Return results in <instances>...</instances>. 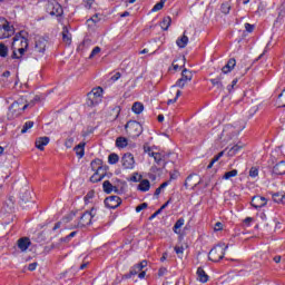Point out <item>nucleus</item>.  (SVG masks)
<instances>
[{
  "instance_id": "nucleus-26",
  "label": "nucleus",
  "mask_w": 285,
  "mask_h": 285,
  "mask_svg": "<svg viewBox=\"0 0 285 285\" xmlns=\"http://www.w3.org/2000/svg\"><path fill=\"white\" fill-rule=\"evenodd\" d=\"M176 43L178 48H185L188 46V36H186V31L184 32L183 37L177 39Z\"/></svg>"
},
{
  "instance_id": "nucleus-18",
  "label": "nucleus",
  "mask_w": 285,
  "mask_h": 285,
  "mask_svg": "<svg viewBox=\"0 0 285 285\" xmlns=\"http://www.w3.org/2000/svg\"><path fill=\"white\" fill-rule=\"evenodd\" d=\"M12 48H13V52L11 55L12 59H21V57L26 55V50H28V48L17 47V46H12Z\"/></svg>"
},
{
  "instance_id": "nucleus-31",
  "label": "nucleus",
  "mask_w": 285,
  "mask_h": 285,
  "mask_svg": "<svg viewBox=\"0 0 285 285\" xmlns=\"http://www.w3.org/2000/svg\"><path fill=\"white\" fill-rule=\"evenodd\" d=\"M151 157H154V159L158 166L166 165L164 163V156L160 153H151Z\"/></svg>"
},
{
  "instance_id": "nucleus-44",
  "label": "nucleus",
  "mask_w": 285,
  "mask_h": 285,
  "mask_svg": "<svg viewBox=\"0 0 285 285\" xmlns=\"http://www.w3.org/2000/svg\"><path fill=\"white\" fill-rule=\"evenodd\" d=\"M179 97H181V90H178V91L176 92L175 99H169V100L167 101V106H170V104H177V99H179Z\"/></svg>"
},
{
  "instance_id": "nucleus-2",
  "label": "nucleus",
  "mask_w": 285,
  "mask_h": 285,
  "mask_svg": "<svg viewBox=\"0 0 285 285\" xmlns=\"http://www.w3.org/2000/svg\"><path fill=\"white\" fill-rule=\"evenodd\" d=\"M125 129L127 131V134L129 135V137H139V135H141L144 132V127L141 126V124H139L138 121L135 120H130L125 125Z\"/></svg>"
},
{
  "instance_id": "nucleus-15",
  "label": "nucleus",
  "mask_w": 285,
  "mask_h": 285,
  "mask_svg": "<svg viewBox=\"0 0 285 285\" xmlns=\"http://www.w3.org/2000/svg\"><path fill=\"white\" fill-rule=\"evenodd\" d=\"M253 208H264L268 200L264 196H254L250 202Z\"/></svg>"
},
{
  "instance_id": "nucleus-51",
  "label": "nucleus",
  "mask_w": 285,
  "mask_h": 285,
  "mask_svg": "<svg viewBox=\"0 0 285 285\" xmlns=\"http://www.w3.org/2000/svg\"><path fill=\"white\" fill-rule=\"evenodd\" d=\"M72 144H75V139H73V138H68V139L65 141L66 148H72Z\"/></svg>"
},
{
  "instance_id": "nucleus-13",
  "label": "nucleus",
  "mask_w": 285,
  "mask_h": 285,
  "mask_svg": "<svg viewBox=\"0 0 285 285\" xmlns=\"http://www.w3.org/2000/svg\"><path fill=\"white\" fill-rule=\"evenodd\" d=\"M105 206L107 208H119L121 206V198L119 196H109L105 199Z\"/></svg>"
},
{
  "instance_id": "nucleus-7",
  "label": "nucleus",
  "mask_w": 285,
  "mask_h": 285,
  "mask_svg": "<svg viewBox=\"0 0 285 285\" xmlns=\"http://www.w3.org/2000/svg\"><path fill=\"white\" fill-rule=\"evenodd\" d=\"M188 81H193V72L188 71V69H184L181 71V78L176 81L174 87L184 88Z\"/></svg>"
},
{
  "instance_id": "nucleus-39",
  "label": "nucleus",
  "mask_w": 285,
  "mask_h": 285,
  "mask_svg": "<svg viewBox=\"0 0 285 285\" xmlns=\"http://www.w3.org/2000/svg\"><path fill=\"white\" fill-rule=\"evenodd\" d=\"M164 3H166V0H160L158 3L154 6L151 9L153 12H159L164 8Z\"/></svg>"
},
{
  "instance_id": "nucleus-56",
  "label": "nucleus",
  "mask_w": 285,
  "mask_h": 285,
  "mask_svg": "<svg viewBox=\"0 0 285 285\" xmlns=\"http://www.w3.org/2000/svg\"><path fill=\"white\" fill-rule=\"evenodd\" d=\"M92 197H95V191H94V190H90V191H88V194L86 195L85 200L88 202V199H92Z\"/></svg>"
},
{
  "instance_id": "nucleus-22",
  "label": "nucleus",
  "mask_w": 285,
  "mask_h": 285,
  "mask_svg": "<svg viewBox=\"0 0 285 285\" xmlns=\"http://www.w3.org/2000/svg\"><path fill=\"white\" fill-rule=\"evenodd\" d=\"M222 75L217 78L210 79V83L214 86V88H216V90H218V92H222V90H224V83H222Z\"/></svg>"
},
{
  "instance_id": "nucleus-38",
  "label": "nucleus",
  "mask_w": 285,
  "mask_h": 285,
  "mask_svg": "<svg viewBox=\"0 0 285 285\" xmlns=\"http://www.w3.org/2000/svg\"><path fill=\"white\" fill-rule=\"evenodd\" d=\"M119 161V155L117 154H110L108 156V163L111 164V165H115Z\"/></svg>"
},
{
  "instance_id": "nucleus-6",
  "label": "nucleus",
  "mask_w": 285,
  "mask_h": 285,
  "mask_svg": "<svg viewBox=\"0 0 285 285\" xmlns=\"http://www.w3.org/2000/svg\"><path fill=\"white\" fill-rule=\"evenodd\" d=\"M47 12L51 17H61V14H63V8L61 4H59V2H49L47 4Z\"/></svg>"
},
{
  "instance_id": "nucleus-41",
  "label": "nucleus",
  "mask_w": 285,
  "mask_h": 285,
  "mask_svg": "<svg viewBox=\"0 0 285 285\" xmlns=\"http://www.w3.org/2000/svg\"><path fill=\"white\" fill-rule=\"evenodd\" d=\"M21 199H22V202H24V203L30 202V199H32V196H31L30 190H26L24 193H22Z\"/></svg>"
},
{
  "instance_id": "nucleus-14",
  "label": "nucleus",
  "mask_w": 285,
  "mask_h": 285,
  "mask_svg": "<svg viewBox=\"0 0 285 285\" xmlns=\"http://www.w3.org/2000/svg\"><path fill=\"white\" fill-rule=\"evenodd\" d=\"M198 184H202V180L199 179V176L193 174L189 175L185 180V188H195L198 186Z\"/></svg>"
},
{
  "instance_id": "nucleus-47",
  "label": "nucleus",
  "mask_w": 285,
  "mask_h": 285,
  "mask_svg": "<svg viewBox=\"0 0 285 285\" xmlns=\"http://www.w3.org/2000/svg\"><path fill=\"white\" fill-rule=\"evenodd\" d=\"M148 208V203H142L136 207V213H141V210H146Z\"/></svg>"
},
{
  "instance_id": "nucleus-9",
  "label": "nucleus",
  "mask_w": 285,
  "mask_h": 285,
  "mask_svg": "<svg viewBox=\"0 0 285 285\" xmlns=\"http://www.w3.org/2000/svg\"><path fill=\"white\" fill-rule=\"evenodd\" d=\"M27 108L28 105L21 107V104L16 101L9 108V117L14 119V117H19V115H21V112H23V110H26Z\"/></svg>"
},
{
  "instance_id": "nucleus-42",
  "label": "nucleus",
  "mask_w": 285,
  "mask_h": 285,
  "mask_svg": "<svg viewBox=\"0 0 285 285\" xmlns=\"http://www.w3.org/2000/svg\"><path fill=\"white\" fill-rule=\"evenodd\" d=\"M0 57H8V47L0 42Z\"/></svg>"
},
{
  "instance_id": "nucleus-52",
  "label": "nucleus",
  "mask_w": 285,
  "mask_h": 285,
  "mask_svg": "<svg viewBox=\"0 0 285 285\" xmlns=\"http://www.w3.org/2000/svg\"><path fill=\"white\" fill-rule=\"evenodd\" d=\"M85 7L90 10L92 8V3H95V0H83Z\"/></svg>"
},
{
  "instance_id": "nucleus-10",
  "label": "nucleus",
  "mask_w": 285,
  "mask_h": 285,
  "mask_svg": "<svg viewBox=\"0 0 285 285\" xmlns=\"http://www.w3.org/2000/svg\"><path fill=\"white\" fill-rule=\"evenodd\" d=\"M121 165L126 170H132L135 168V156L127 153L121 157Z\"/></svg>"
},
{
  "instance_id": "nucleus-61",
  "label": "nucleus",
  "mask_w": 285,
  "mask_h": 285,
  "mask_svg": "<svg viewBox=\"0 0 285 285\" xmlns=\"http://www.w3.org/2000/svg\"><path fill=\"white\" fill-rule=\"evenodd\" d=\"M144 151L148 153V155L153 157V154H150V147H148L147 145H144Z\"/></svg>"
},
{
  "instance_id": "nucleus-20",
  "label": "nucleus",
  "mask_w": 285,
  "mask_h": 285,
  "mask_svg": "<svg viewBox=\"0 0 285 285\" xmlns=\"http://www.w3.org/2000/svg\"><path fill=\"white\" fill-rule=\"evenodd\" d=\"M62 41L66 46H70V43H72V35L68 30V27L62 28Z\"/></svg>"
},
{
  "instance_id": "nucleus-64",
  "label": "nucleus",
  "mask_w": 285,
  "mask_h": 285,
  "mask_svg": "<svg viewBox=\"0 0 285 285\" xmlns=\"http://www.w3.org/2000/svg\"><path fill=\"white\" fill-rule=\"evenodd\" d=\"M253 222V217H247L244 219V224L249 225Z\"/></svg>"
},
{
  "instance_id": "nucleus-53",
  "label": "nucleus",
  "mask_w": 285,
  "mask_h": 285,
  "mask_svg": "<svg viewBox=\"0 0 285 285\" xmlns=\"http://www.w3.org/2000/svg\"><path fill=\"white\" fill-rule=\"evenodd\" d=\"M237 79H234L232 81V86H228L227 89H228V92H233V89L237 86Z\"/></svg>"
},
{
  "instance_id": "nucleus-28",
  "label": "nucleus",
  "mask_w": 285,
  "mask_h": 285,
  "mask_svg": "<svg viewBox=\"0 0 285 285\" xmlns=\"http://www.w3.org/2000/svg\"><path fill=\"white\" fill-rule=\"evenodd\" d=\"M104 160L95 159L91 161V169L92 170H104Z\"/></svg>"
},
{
  "instance_id": "nucleus-24",
  "label": "nucleus",
  "mask_w": 285,
  "mask_h": 285,
  "mask_svg": "<svg viewBox=\"0 0 285 285\" xmlns=\"http://www.w3.org/2000/svg\"><path fill=\"white\" fill-rule=\"evenodd\" d=\"M138 190H141V193H148L150 190V180L144 179L138 185Z\"/></svg>"
},
{
  "instance_id": "nucleus-54",
  "label": "nucleus",
  "mask_w": 285,
  "mask_h": 285,
  "mask_svg": "<svg viewBox=\"0 0 285 285\" xmlns=\"http://www.w3.org/2000/svg\"><path fill=\"white\" fill-rule=\"evenodd\" d=\"M245 29L247 32H253L255 30V26L250 23H245Z\"/></svg>"
},
{
  "instance_id": "nucleus-27",
  "label": "nucleus",
  "mask_w": 285,
  "mask_h": 285,
  "mask_svg": "<svg viewBox=\"0 0 285 285\" xmlns=\"http://www.w3.org/2000/svg\"><path fill=\"white\" fill-rule=\"evenodd\" d=\"M197 275H198L199 282H202L203 284H206V282H208V276L206 275V272L204 271V268L198 267Z\"/></svg>"
},
{
  "instance_id": "nucleus-11",
  "label": "nucleus",
  "mask_w": 285,
  "mask_h": 285,
  "mask_svg": "<svg viewBox=\"0 0 285 285\" xmlns=\"http://www.w3.org/2000/svg\"><path fill=\"white\" fill-rule=\"evenodd\" d=\"M148 266V261H142L139 264L135 265L131 271L125 275L126 279H130L134 275H139V273L144 272V268Z\"/></svg>"
},
{
  "instance_id": "nucleus-1",
  "label": "nucleus",
  "mask_w": 285,
  "mask_h": 285,
  "mask_svg": "<svg viewBox=\"0 0 285 285\" xmlns=\"http://www.w3.org/2000/svg\"><path fill=\"white\" fill-rule=\"evenodd\" d=\"M227 248L228 245L224 246V244H218L212 248L208 255L210 262H220V259H224Z\"/></svg>"
},
{
  "instance_id": "nucleus-49",
  "label": "nucleus",
  "mask_w": 285,
  "mask_h": 285,
  "mask_svg": "<svg viewBox=\"0 0 285 285\" xmlns=\"http://www.w3.org/2000/svg\"><path fill=\"white\" fill-rule=\"evenodd\" d=\"M259 175V170L256 167H252L249 169V177H257Z\"/></svg>"
},
{
  "instance_id": "nucleus-58",
  "label": "nucleus",
  "mask_w": 285,
  "mask_h": 285,
  "mask_svg": "<svg viewBox=\"0 0 285 285\" xmlns=\"http://www.w3.org/2000/svg\"><path fill=\"white\" fill-rule=\"evenodd\" d=\"M222 228H224V225L220 222L216 223L214 226V230H222Z\"/></svg>"
},
{
  "instance_id": "nucleus-55",
  "label": "nucleus",
  "mask_w": 285,
  "mask_h": 285,
  "mask_svg": "<svg viewBox=\"0 0 285 285\" xmlns=\"http://www.w3.org/2000/svg\"><path fill=\"white\" fill-rule=\"evenodd\" d=\"M167 272H168V269H166V267H161L158 271V277H164V275H166Z\"/></svg>"
},
{
  "instance_id": "nucleus-35",
  "label": "nucleus",
  "mask_w": 285,
  "mask_h": 285,
  "mask_svg": "<svg viewBox=\"0 0 285 285\" xmlns=\"http://www.w3.org/2000/svg\"><path fill=\"white\" fill-rule=\"evenodd\" d=\"M273 202H275V204H285V194H279V193L274 194Z\"/></svg>"
},
{
  "instance_id": "nucleus-30",
  "label": "nucleus",
  "mask_w": 285,
  "mask_h": 285,
  "mask_svg": "<svg viewBox=\"0 0 285 285\" xmlns=\"http://www.w3.org/2000/svg\"><path fill=\"white\" fill-rule=\"evenodd\" d=\"M85 146H86L85 142H80L78 146H76L73 148V150H75L76 155L79 157V159H81V157H83V155H85V150H83Z\"/></svg>"
},
{
  "instance_id": "nucleus-63",
  "label": "nucleus",
  "mask_w": 285,
  "mask_h": 285,
  "mask_svg": "<svg viewBox=\"0 0 285 285\" xmlns=\"http://www.w3.org/2000/svg\"><path fill=\"white\" fill-rule=\"evenodd\" d=\"M278 97H279V98L283 97V101H284L283 108H285V89L282 91V94H279Z\"/></svg>"
},
{
  "instance_id": "nucleus-40",
  "label": "nucleus",
  "mask_w": 285,
  "mask_h": 285,
  "mask_svg": "<svg viewBox=\"0 0 285 285\" xmlns=\"http://www.w3.org/2000/svg\"><path fill=\"white\" fill-rule=\"evenodd\" d=\"M237 169L227 171L224 174L223 179H230V177H237Z\"/></svg>"
},
{
  "instance_id": "nucleus-4",
  "label": "nucleus",
  "mask_w": 285,
  "mask_h": 285,
  "mask_svg": "<svg viewBox=\"0 0 285 285\" xmlns=\"http://www.w3.org/2000/svg\"><path fill=\"white\" fill-rule=\"evenodd\" d=\"M101 95H104V89L101 87L94 88L88 95V106H97L101 101Z\"/></svg>"
},
{
  "instance_id": "nucleus-57",
  "label": "nucleus",
  "mask_w": 285,
  "mask_h": 285,
  "mask_svg": "<svg viewBox=\"0 0 285 285\" xmlns=\"http://www.w3.org/2000/svg\"><path fill=\"white\" fill-rule=\"evenodd\" d=\"M118 79H121V72H116V73L111 77V81H118Z\"/></svg>"
},
{
  "instance_id": "nucleus-19",
  "label": "nucleus",
  "mask_w": 285,
  "mask_h": 285,
  "mask_svg": "<svg viewBox=\"0 0 285 285\" xmlns=\"http://www.w3.org/2000/svg\"><path fill=\"white\" fill-rule=\"evenodd\" d=\"M235 66H237V60H235V58H232L227 61L226 66L222 68V72L224 75H228V72H232Z\"/></svg>"
},
{
  "instance_id": "nucleus-29",
  "label": "nucleus",
  "mask_w": 285,
  "mask_h": 285,
  "mask_svg": "<svg viewBox=\"0 0 285 285\" xmlns=\"http://www.w3.org/2000/svg\"><path fill=\"white\" fill-rule=\"evenodd\" d=\"M131 110L135 112V115H141L144 112V104L135 102L131 107Z\"/></svg>"
},
{
  "instance_id": "nucleus-21",
  "label": "nucleus",
  "mask_w": 285,
  "mask_h": 285,
  "mask_svg": "<svg viewBox=\"0 0 285 285\" xmlns=\"http://www.w3.org/2000/svg\"><path fill=\"white\" fill-rule=\"evenodd\" d=\"M102 188L104 190L110 195V193H119V188H117V186H114L112 183H110V180H105L102 184Z\"/></svg>"
},
{
  "instance_id": "nucleus-43",
  "label": "nucleus",
  "mask_w": 285,
  "mask_h": 285,
  "mask_svg": "<svg viewBox=\"0 0 285 285\" xmlns=\"http://www.w3.org/2000/svg\"><path fill=\"white\" fill-rule=\"evenodd\" d=\"M220 10L223 14H228V12H230V4H228V2L223 3Z\"/></svg>"
},
{
  "instance_id": "nucleus-60",
  "label": "nucleus",
  "mask_w": 285,
  "mask_h": 285,
  "mask_svg": "<svg viewBox=\"0 0 285 285\" xmlns=\"http://www.w3.org/2000/svg\"><path fill=\"white\" fill-rule=\"evenodd\" d=\"M157 215H161V209L156 210V212L149 217V219H155V217H157Z\"/></svg>"
},
{
  "instance_id": "nucleus-62",
  "label": "nucleus",
  "mask_w": 285,
  "mask_h": 285,
  "mask_svg": "<svg viewBox=\"0 0 285 285\" xmlns=\"http://www.w3.org/2000/svg\"><path fill=\"white\" fill-rule=\"evenodd\" d=\"M138 277L139 279H144V277H146V271L139 272Z\"/></svg>"
},
{
  "instance_id": "nucleus-59",
  "label": "nucleus",
  "mask_w": 285,
  "mask_h": 285,
  "mask_svg": "<svg viewBox=\"0 0 285 285\" xmlns=\"http://www.w3.org/2000/svg\"><path fill=\"white\" fill-rule=\"evenodd\" d=\"M37 266H38L37 263H31V264H29V266H28V271H37Z\"/></svg>"
},
{
  "instance_id": "nucleus-8",
  "label": "nucleus",
  "mask_w": 285,
  "mask_h": 285,
  "mask_svg": "<svg viewBox=\"0 0 285 285\" xmlns=\"http://www.w3.org/2000/svg\"><path fill=\"white\" fill-rule=\"evenodd\" d=\"M91 212H85L81 216L80 219L78 222V228H83V226H90V224H92V218L95 217V214H92Z\"/></svg>"
},
{
  "instance_id": "nucleus-50",
  "label": "nucleus",
  "mask_w": 285,
  "mask_h": 285,
  "mask_svg": "<svg viewBox=\"0 0 285 285\" xmlns=\"http://www.w3.org/2000/svg\"><path fill=\"white\" fill-rule=\"evenodd\" d=\"M99 52H101V48L95 47L89 56V59H92V57H95L96 55H99Z\"/></svg>"
},
{
  "instance_id": "nucleus-17",
  "label": "nucleus",
  "mask_w": 285,
  "mask_h": 285,
  "mask_svg": "<svg viewBox=\"0 0 285 285\" xmlns=\"http://www.w3.org/2000/svg\"><path fill=\"white\" fill-rule=\"evenodd\" d=\"M49 144H50L49 137L45 136L36 139V148H38V150H45L46 146H48Z\"/></svg>"
},
{
  "instance_id": "nucleus-16",
  "label": "nucleus",
  "mask_w": 285,
  "mask_h": 285,
  "mask_svg": "<svg viewBox=\"0 0 285 285\" xmlns=\"http://www.w3.org/2000/svg\"><path fill=\"white\" fill-rule=\"evenodd\" d=\"M32 243L30 242V238L28 237H22L18 239V248L21 250V253H26L28 248H30V245Z\"/></svg>"
},
{
  "instance_id": "nucleus-37",
  "label": "nucleus",
  "mask_w": 285,
  "mask_h": 285,
  "mask_svg": "<svg viewBox=\"0 0 285 285\" xmlns=\"http://www.w3.org/2000/svg\"><path fill=\"white\" fill-rule=\"evenodd\" d=\"M32 126H35V121H27L24 125H23V127H22V129H21V134L22 135H26V132H28V130H30V128H32Z\"/></svg>"
},
{
  "instance_id": "nucleus-12",
  "label": "nucleus",
  "mask_w": 285,
  "mask_h": 285,
  "mask_svg": "<svg viewBox=\"0 0 285 285\" xmlns=\"http://www.w3.org/2000/svg\"><path fill=\"white\" fill-rule=\"evenodd\" d=\"M47 46H48V40L41 37L36 38L35 52L38 55H43V52H46Z\"/></svg>"
},
{
  "instance_id": "nucleus-33",
  "label": "nucleus",
  "mask_w": 285,
  "mask_h": 285,
  "mask_svg": "<svg viewBox=\"0 0 285 285\" xmlns=\"http://www.w3.org/2000/svg\"><path fill=\"white\" fill-rule=\"evenodd\" d=\"M170 23H173V19L170 17H165L160 22V28L166 31L170 28Z\"/></svg>"
},
{
  "instance_id": "nucleus-25",
  "label": "nucleus",
  "mask_w": 285,
  "mask_h": 285,
  "mask_svg": "<svg viewBox=\"0 0 285 285\" xmlns=\"http://www.w3.org/2000/svg\"><path fill=\"white\" fill-rule=\"evenodd\" d=\"M105 176L106 174L101 173V170H96V173L90 177V181H92V184H97L98 181H101Z\"/></svg>"
},
{
  "instance_id": "nucleus-3",
  "label": "nucleus",
  "mask_w": 285,
  "mask_h": 285,
  "mask_svg": "<svg viewBox=\"0 0 285 285\" xmlns=\"http://www.w3.org/2000/svg\"><path fill=\"white\" fill-rule=\"evenodd\" d=\"M12 35H14V27H11L4 18H0V39H8Z\"/></svg>"
},
{
  "instance_id": "nucleus-36",
  "label": "nucleus",
  "mask_w": 285,
  "mask_h": 285,
  "mask_svg": "<svg viewBox=\"0 0 285 285\" xmlns=\"http://www.w3.org/2000/svg\"><path fill=\"white\" fill-rule=\"evenodd\" d=\"M186 223V220L184 218H179L176 224L174 225V233H176V235H179V228H181V226H184V224Z\"/></svg>"
},
{
  "instance_id": "nucleus-34",
  "label": "nucleus",
  "mask_w": 285,
  "mask_h": 285,
  "mask_svg": "<svg viewBox=\"0 0 285 285\" xmlns=\"http://www.w3.org/2000/svg\"><path fill=\"white\" fill-rule=\"evenodd\" d=\"M117 148H126L128 146V139L126 137H118L116 139Z\"/></svg>"
},
{
  "instance_id": "nucleus-5",
  "label": "nucleus",
  "mask_w": 285,
  "mask_h": 285,
  "mask_svg": "<svg viewBox=\"0 0 285 285\" xmlns=\"http://www.w3.org/2000/svg\"><path fill=\"white\" fill-rule=\"evenodd\" d=\"M12 46L19 47V48H28V32L20 31L13 37Z\"/></svg>"
},
{
  "instance_id": "nucleus-48",
  "label": "nucleus",
  "mask_w": 285,
  "mask_h": 285,
  "mask_svg": "<svg viewBox=\"0 0 285 285\" xmlns=\"http://www.w3.org/2000/svg\"><path fill=\"white\" fill-rule=\"evenodd\" d=\"M175 253L178 255V257H183L184 256V246H176L175 247Z\"/></svg>"
},
{
  "instance_id": "nucleus-46",
  "label": "nucleus",
  "mask_w": 285,
  "mask_h": 285,
  "mask_svg": "<svg viewBox=\"0 0 285 285\" xmlns=\"http://www.w3.org/2000/svg\"><path fill=\"white\" fill-rule=\"evenodd\" d=\"M87 23L88 26H90V23H99V16L95 14L94 17L87 20Z\"/></svg>"
},
{
  "instance_id": "nucleus-45",
  "label": "nucleus",
  "mask_w": 285,
  "mask_h": 285,
  "mask_svg": "<svg viewBox=\"0 0 285 285\" xmlns=\"http://www.w3.org/2000/svg\"><path fill=\"white\" fill-rule=\"evenodd\" d=\"M177 61H183V63H184V61H186V58L185 57H179L176 60H174V62H173L174 70H179V65L176 63Z\"/></svg>"
},
{
  "instance_id": "nucleus-23",
  "label": "nucleus",
  "mask_w": 285,
  "mask_h": 285,
  "mask_svg": "<svg viewBox=\"0 0 285 285\" xmlns=\"http://www.w3.org/2000/svg\"><path fill=\"white\" fill-rule=\"evenodd\" d=\"M274 175H285V161H279L273 168Z\"/></svg>"
},
{
  "instance_id": "nucleus-32",
  "label": "nucleus",
  "mask_w": 285,
  "mask_h": 285,
  "mask_svg": "<svg viewBox=\"0 0 285 285\" xmlns=\"http://www.w3.org/2000/svg\"><path fill=\"white\" fill-rule=\"evenodd\" d=\"M242 148H244V145H239V144L235 145L228 150L227 153L228 157H235V155H237V151L242 150Z\"/></svg>"
}]
</instances>
